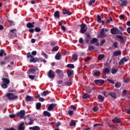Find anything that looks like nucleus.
Listing matches in <instances>:
<instances>
[{"label": "nucleus", "mask_w": 130, "mask_h": 130, "mask_svg": "<svg viewBox=\"0 0 130 130\" xmlns=\"http://www.w3.org/2000/svg\"><path fill=\"white\" fill-rule=\"evenodd\" d=\"M95 2H96V0H90V1L88 3V5L89 6H92L93 4H95Z\"/></svg>", "instance_id": "48"}, {"label": "nucleus", "mask_w": 130, "mask_h": 130, "mask_svg": "<svg viewBox=\"0 0 130 130\" xmlns=\"http://www.w3.org/2000/svg\"><path fill=\"white\" fill-rule=\"evenodd\" d=\"M108 95L109 96H111L112 98H113V99H116V93L114 92H110L108 93Z\"/></svg>", "instance_id": "18"}, {"label": "nucleus", "mask_w": 130, "mask_h": 130, "mask_svg": "<svg viewBox=\"0 0 130 130\" xmlns=\"http://www.w3.org/2000/svg\"><path fill=\"white\" fill-rule=\"evenodd\" d=\"M108 82H109V83H110V84H112V85H114V84H115V82H114L113 81V80H112L111 79H108Z\"/></svg>", "instance_id": "55"}, {"label": "nucleus", "mask_w": 130, "mask_h": 130, "mask_svg": "<svg viewBox=\"0 0 130 130\" xmlns=\"http://www.w3.org/2000/svg\"><path fill=\"white\" fill-rule=\"evenodd\" d=\"M100 75H101V72H95L93 74V76H94V77H99Z\"/></svg>", "instance_id": "43"}, {"label": "nucleus", "mask_w": 130, "mask_h": 130, "mask_svg": "<svg viewBox=\"0 0 130 130\" xmlns=\"http://www.w3.org/2000/svg\"><path fill=\"white\" fill-rule=\"evenodd\" d=\"M98 109H99L98 107L97 106L93 107V111H94V112H96L98 110Z\"/></svg>", "instance_id": "62"}, {"label": "nucleus", "mask_w": 130, "mask_h": 130, "mask_svg": "<svg viewBox=\"0 0 130 130\" xmlns=\"http://www.w3.org/2000/svg\"><path fill=\"white\" fill-rule=\"evenodd\" d=\"M98 42V39L94 38L90 42V44H94V43H97Z\"/></svg>", "instance_id": "30"}, {"label": "nucleus", "mask_w": 130, "mask_h": 130, "mask_svg": "<svg viewBox=\"0 0 130 130\" xmlns=\"http://www.w3.org/2000/svg\"><path fill=\"white\" fill-rule=\"evenodd\" d=\"M106 35H105L104 28H102L100 32V38H103V37H106Z\"/></svg>", "instance_id": "15"}, {"label": "nucleus", "mask_w": 130, "mask_h": 130, "mask_svg": "<svg viewBox=\"0 0 130 130\" xmlns=\"http://www.w3.org/2000/svg\"><path fill=\"white\" fill-rule=\"evenodd\" d=\"M54 16L55 18H57V19H59V18H60V16L59 15V11L55 12Z\"/></svg>", "instance_id": "31"}, {"label": "nucleus", "mask_w": 130, "mask_h": 130, "mask_svg": "<svg viewBox=\"0 0 130 130\" xmlns=\"http://www.w3.org/2000/svg\"><path fill=\"white\" fill-rule=\"evenodd\" d=\"M107 124L108 125V126H109V127H112V128H114V129H117V127H116V126L114 125H112L111 124H110L109 122H107Z\"/></svg>", "instance_id": "36"}, {"label": "nucleus", "mask_w": 130, "mask_h": 130, "mask_svg": "<svg viewBox=\"0 0 130 130\" xmlns=\"http://www.w3.org/2000/svg\"><path fill=\"white\" fill-rule=\"evenodd\" d=\"M126 94H127V90L126 89L123 90L122 92V95H123V96H125Z\"/></svg>", "instance_id": "59"}, {"label": "nucleus", "mask_w": 130, "mask_h": 130, "mask_svg": "<svg viewBox=\"0 0 130 130\" xmlns=\"http://www.w3.org/2000/svg\"><path fill=\"white\" fill-rule=\"evenodd\" d=\"M72 84H73V83L71 81H67V82H65L66 86H67L68 87H69L70 86H72Z\"/></svg>", "instance_id": "40"}, {"label": "nucleus", "mask_w": 130, "mask_h": 130, "mask_svg": "<svg viewBox=\"0 0 130 130\" xmlns=\"http://www.w3.org/2000/svg\"><path fill=\"white\" fill-rule=\"evenodd\" d=\"M57 50H58V47L55 46L53 47L52 51L53 52V51H57Z\"/></svg>", "instance_id": "53"}, {"label": "nucleus", "mask_w": 130, "mask_h": 130, "mask_svg": "<svg viewBox=\"0 0 130 130\" xmlns=\"http://www.w3.org/2000/svg\"><path fill=\"white\" fill-rule=\"evenodd\" d=\"M70 107H71V109L74 110V111H76L77 110V108H76V107L74 105H71Z\"/></svg>", "instance_id": "60"}, {"label": "nucleus", "mask_w": 130, "mask_h": 130, "mask_svg": "<svg viewBox=\"0 0 130 130\" xmlns=\"http://www.w3.org/2000/svg\"><path fill=\"white\" fill-rule=\"evenodd\" d=\"M48 76L49 79H54L55 77V72L51 70H50L48 72Z\"/></svg>", "instance_id": "6"}, {"label": "nucleus", "mask_w": 130, "mask_h": 130, "mask_svg": "<svg viewBox=\"0 0 130 130\" xmlns=\"http://www.w3.org/2000/svg\"><path fill=\"white\" fill-rule=\"evenodd\" d=\"M116 37L119 39L120 42H121V43H122V44H125V42H126V40H125V37H123L122 36L119 35L116 36Z\"/></svg>", "instance_id": "7"}, {"label": "nucleus", "mask_w": 130, "mask_h": 130, "mask_svg": "<svg viewBox=\"0 0 130 130\" xmlns=\"http://www.w3.org/2000/svg\"><path fill=\"white\" fill-rule=\"evenodd\" d=\"M35 24V22H32V23L28 22L26 24V27L27 28H29V29H31V28H34Z\"/></svg>", "instance_id": "19"}, {"label": "nucleus", "mask_w": 130, "mask_h": 130, "mask_svg": "<svg viewBox=\"0 0 130 130\" xmlns=\"http://www.w3.org/2000/svg\"><path fill=\"white\" fill-rule=\"evenodd\" d=\"M62 13L64 15H68V16H71V15H72V12H69V11L66 9L63 10Z\"/></svg>", "instance_id": "24"}, {"label": "nucleus", "mask_w": 130, "mask_h": 130, "mask_svg": "<svg viewBox=\"0 0 130 130\" xmlns=\"http://www.w3.org/2000/svg\"><path fill=\"white\" fill-rule=\"evenodd\" d=\"M35 31L36 32H40V31H41V28H40V27H35Z\"/></svg>", "instance_id": "49"}, {"label": "nucleus", "mask_w": 130, "mask_h": 130, "mask_svg": "<svg viewBox=\"0 0 130 130\" xmlns=\"http://www.w3.org/2000/svg\"><path fill=\"white\" fill-rule=\"evenodd\" d=\"M117 71H118V69H112L111 73L113 75H114V74H116V73H117Z\"/></svg>", "instance_id": "45"}, {"label": "nucleus", "mask_w": 130, "mask_h": 130, "mask_svg": "<svg viewBox=\"0 0 130 130\" xmlns=\"http://www.w3.org/2000/svg\"><path fill=\"white\" fill-rule=\"evenodd\" d=\"M103 126V124H100V123H96V124H94L93 125V127H95L96 126Z\"/></svg>", "instance_id": "57"}, {"label": "nucleus", "mask_w": 130, "mask_h": 130, "mask_svg": "<svg viewBox=\"0 0 130 130\" xmlns=\"http://www.w3.org/2000/svg\"><path fill=\"white\" fill-rule=\"evenodd\" d=\"M120 2H121L120 6V7H121V8H123L124 7H126V6H127V1L124 0H120Z\"/></svg>", "instance_id": "16"}, {"label": "nucleus", "mask_w": 130, "mask_h": 130, "mask_svg": "<svg viewBox=\"0 0 130 130\" xmlns=\"http://www.w3.org/2000/svg\"><path fill=\"white\" fill-rule=\"evenodd\" d=\"M103 72L104 73H105V74H107L108 75L110 74V69H108V68H105L104 69H103Z\"/></svg>", "instance_id": "32"}, {"label": "nucleus", "mask_w": 130, "mask_h": 130, "mask_svg": "<svg viewBox=\"0 0 130 130\" xmlns=\"http://www.w3.org/2000/svg\"><path fill=\"white\" fill-rule=\"evenodd\" d=\"M98 98V100H100L101 102H103V101H104V99H105L104 96L100 94L99 95Z\"/></svg>", "instance_id": "34"}, {"label": "nucleus", "mask_w": 130, "mask_h": 130, "mask_svg": "<svg viewBox=\"0 0 130 130\" xmlns=\"http://www.w3.org/2000/svg\"><path fill=\"white\" fill-rule=\"evenodd\" d=\"M56 74H58V75L59 76V77H62V78H63V72L62 70L60 69H57L56 70Z\"/></svg>", "instance_id": "12"}, {"label": "nucleus", "mask_w": 130, "mask_h": 130, "mask_svg": "<svg viewBox=\"0 0 130 130\" xmlns=\"http://www.w3.org/2000/svg\"><path fill=\"white\" fill-rule=\"evenodd\" d=\"M89 60H91V58L90 57H87L84 59V61H85V62H88L89 61Z\"/></svg>", "instance_id": "58"}, {"label": "nucleus", "mask_w": 130, "mask_h": 130, "mask_svg": "<svg viewBox=\"0 0 130 130\" xmlns=\"http://www.w3.org/2000/svg\"><path fill=\"white\" fill-rule=\"evenodd\" d=\"M10 33H12L14 37L15 36H17V29L14 28V29H11L10 30Z\"/></svg>", "instance_id": "26"}, {"label": "nucleus", "mask_w": 130, "mask_h": 130, "mask_svg": "<svg viewBox=\"0 0 130 130\" xmlns=\"http://www.w3.org/2000/svg\"><path fill=\"white\" fill-rule=\"evenodd\" d=\"M70 125V126H75V125H76V122H75L74 121H71Z\"/></svg>", "instance_id": "52"}, {"label": "nucleus", "mask_w": 130, "mask_h": 130, "mask_svg": "<svg viewBox=\"0 0 130 130\" xmlns=\"http://www.w3.org/2000/svg\"><path fill=\"white\" fill-rule=\"evenodd\" d=\"M113 46L115 48H117L118 47V43L116 41H115L114 43H113Z\"/></svg>", "instance_id": "41"}, {"label": "nucleus", "mask_w": 130, "mask_h": 130, "mask_svg": "<svg viewBox=\"0 0 130 130\" xmlns=\"http://www.w3.org/2000/svg\"><path fill=\"white\" fill-rule=\"evenodd\" d=\"M56 106H57V104H51L47 108V110L48 111H52V110H53V109H54Z\"/></svg>", "instance_id": "8"}, {"label": "nucleus", "mask_w": 130, "mask_h": 130, "mask_svg": "<svg viewBox=\"0 0 130 130\" xmlns=\"http://www.w3.org/2000/svg\"><path fill=\"white\" fill-rule=\"evenodd\" d=\"M43 115L44 116H48V117H50V116H51V114H50L48 111H44L43 112Z\"/></svg>", "instance_id": "25"}, {"label": "nucleus", "mask_w": 130, "mask_h": 130, "mask_svg": "<svg viewBox=\"0 0 130 130\" xmlns=\"http://www.w3.org/2000/svg\"><path fill=\"white\" fill-rule=\"evenodd\" d=\"M29 129L30 130H40V127L39 126H34L33 127H29Z\"/></svg>", "instance_id": "28"}, {"label": "nucleus", "mask_w": 130, "mask_h": 130, "mask_svg": "<svg viewBox=\"0 0 130 130\" xmlns=\"http://www.w3.org/2000/svg\"><path fill=\"white\" fill-rule=\"evenodd\" d=\"M72 59L74 61H77L78 60V55L74 54L72 55Z\"/></svg>", "instance_id": "35"}, {"label": "nucleus", "mask_w": 130, "mask_h": 130, "mask_svg": "<svg viewBox=\"0 0 130 130\" xmlns=\"http://www.w3.org/2000/svg\"><path fill=\"white\" fill-rule=\"evenodd\" d=\"M127 61V59L126 57H123L119 62V66H121L124 63V62Z\"/></svg>", "instance_id": "20"}, {"label": "nucleus", "mask_w": 130, "mask_h": 130, "mask_svg": "<svg viewBox=\"0 0 130 130\" xmlns=\"http://www.w3.org/2000/svg\"><path fill=\"white\" fill-rule=\"evenodd\" d=\"M67 68H70L71 69H75V65L74 64L69 63L67 65Z\"/></svg>", "instance_id": "42"}, {"label": "nucleus", "mask_w": 130, "mask_h": 130, "mask_svg": "<svg viewBox=\"0 0 130 130\" xmlns=\"http://www.w3.org/2000/svg\"><path fill=\"white\" fill-rule=\"evenodd\" d=\"M36 108L37 110H39L41 108V103H37L36 104Z\"/></svg>", "instance_id": "33"}, {"label": "nucleus", "mask_w": 130, "mask_h": 130, "mask_svg": "<svg viewBox=\"0 0 130 130\" xmlns=\"http://www.w3.org/2000/svg\"><path fill=\"white\" fill-rule=\"evenodd\" d=\"M35 76H33V75H29L28 76V78L29 79H30V80H34V79H35Z\"/></svg>", "instance_id": "61"}, {"label": "nucleus", "mask_w": 130, "mask_h": 130, "mask_svg": "<svg viewBox=\"0 0 130 130\" xmlns=\"http://www.w3.org/2000/svg\"><path fill=\"white\" fill-rule=\"evenodd\" d=\"M28 72L31 73V74H35V77H38V75H39V70L37 68L29 69Z\"/></svg>", "instance_id": "2"}, {"label": "nucleus", "mask_w": 130, "mask_h": 130, "mask_svg": "<svg viewBox=\"0 0 130 130\" xmlns=\"http://www.w3.org/2000/svg\"><path fill=\"white\" fill-rule=\"evenodd\" d=\"M80 28V32L82 34L86 33L88 29V28H87V25L85 23H82V24H81Z\"/></svg>", "instance_id": "4"}, {"label": "nucleus", "mask_w": 130, "mask_h": 130, "mask_svg": "<svg viewBox=\"0 0 130 130\" xmlns=\"http://www.w3.org/2000/svg\"><path fill=\"white\" fill-rule=\"evenodd\" d=\"M112 122L113 123H122V121L120 120V119L117 118V117H115L112 120Z\"/></svg>", "instance_id": "13"}, {"label": "nucleus", "mask_w": 130, "mask_h": 130, "mask_svg": "<svg viewBox=\"0 0 130 130\" xmlns=\"http://www.w3.org/2000/svg\"><path fill=\"white\" fill-rule=\"evenodd\" d=\"M68 114L70 116H72V115H73V114H74V111H72V110H69L68 111Z\"/></svg>", "instance_id": "56"}, {"label": "nucleus", "mask_w": 130, "mask_h": 130, "mask_svg": "<svg viewBox=\"0 0 130 130\" xmlns=\"http://www.w3.org/2000/svg\"><path fill=\"white\" fill-rule=\"evenodd\" d=\"M7 97H8L9 100H15L18 99V95H15V94L13 93H8L7 94Z\"/></svg>", "instance_id": "3"}, {"label": "nucleus", "mask_w": 130, "mask_h": 130, "mask_svg": "<svg viewBox=\"0 0 130 130\" xmlns=\"http://www.w3.org/2000/svg\"><path fill=\"white\" fill-rule=\"evenodd\" d=\"M115 88H120L121 87V83L119 82H117L115 84Z\"/></svg>", "instance_id": "38"}, {"label": "nucleus", "mask_w": 130, "mask_h": 130, "mask_svg": "<svg viewBox=\"0 0 130 130\" xmlns=\"http://www.w3.org/2000/svg\"><path fill=\"white\" fill-rule=\"evenodd\" d=\"M49 94V92H48V91H44L42 93V96H47V95H48Z\"/></svg>", "instance_id": "44"}, {"label": "nucleus", "mask_w": 130, "mask_h": 130, "mask_svg": "<svg viewBox=\"0 0 130 130\" xmlns=\"http://www.w3.org/2000/svg\"><path fill=\"white\" fill-rule=\"evenodd\" d=\"M27 57L28 58H33V57H34V56H32V55H31V53L28 52L27 54Z\"/></svg>", "instance_id": "47"}, {"label": "nucleus", "mask_w": 130, "mask_h": 130, "mask_svg": "<svg viewBox=\"0 0 130 130\" xmlns=\"http://www.w3.org/2000/svg\"><path fill=\"white\" fill-rule=\"evenodd\" d=\"M95 49V47H94V46L93 45H90L88 47V50H89V51H91V50H93Z\"/></svg>", "instance_id": "46"}, {"label": "nucleus", "mask_w": 130, "mask_h": 130, "mask_svg": "<svg viewBox=\"0 0 130 130\" xmlns=\"http://www.w3.org/2000/svg\"><path fill=\"white\" fill-rule=\"evenodd\" d=\"M28 120H29V122H28V125H31V124H33V123L34 122V120L29 118H28Z\"/></svg>", "instance_id": "39"}, {"label": "nucleus", "mask_w": 130, "mask_h": 130, "mask_svg": "<svg viewBox=\"0 0 130 130\" xmlns=\"http://www.w3.org/2000/svg\"><path fill=\"white\" fill-rule=\"evenodd\" d=\"M25 112L24 110H21L20 112H18L16 113L17 117H20L21 119L25 117Z\"/></svg>", "instance_id": "5"}, {"label": "nucleus", "mask_w": 130, "mask_h": 130, "mask_svg": "<svg viewBox=\"0 0 130 130\" xmlns=\"http://www.w3.org/2000/svg\"><path fill=\"white\" fill-rule=\"evenodd\" d=\"M120 32V31L119 30V29H118V28H112L111 29V34H119V33Z\"/></svg>", "instance_id": "9"}, {"label": "nucleus", "mask_w": 130, "mask_h": 130, "mask_svg": "<svg viewBox=\"0 0 130 130\" xmlns=\"http://www.w3.org/2000/svg\"><path fill=\"white\" fill-rule=\"evenodd\" d=\"M104 57H105L104 54H100L98 57V60H102V59H103V58Z\"/></svg>", "instance_id": "37"}, {"label": "nucleus", "mask_w": 130, "mask_h": 130, "mask_svg": "<svg viewBox=\"0 0 130 130\" xmlns=\"http://www.w3.org/2000/svg\"><path fill=\"white\" fill-rule=\"evenodd\" d=\"M67 75H68V78H70V77H72V76H74V71L68 70Z\"/></svg>", "instance_id": "22"}, {"label": "nucleus", "mask_w": 130, "mask_h": 130, "mask_svg": "<svg viewBox=\"0 0 130 130\" xmlns=\"http://www.w3.org/2000/svg\"><path fill=\"white\" fill-rule=\"evenodd\" d=\"M79 42L81 44H83V43H84V40H83V39L82 38H80L79 39Z\"/></svg>", "instance_id": "63"}, {"label": "nucleus", "mask_w": 130, "mask_h": 130, "mask_svg": "<svg viewBox=\"0 0 130 130\" xmlns=\"http://www.w3.org/2000/svg\"><path fill=\"white\" fill-rule=\"evenodd\" d=\"M85 36H86L85 42L87 44H89V42L90 40H91V35H90V34L86 33Z\"/></svg>", "instance_id": "11"}, {"label": "nucleus", "mask_w": 130, "mask_h": 130, "mask_svg": "<svg viewBox=\"0 0 130 130\" xmlns=\"http://www.w3.org/2000/svg\"><path fill=\"white\" fill-rule=\"evenodd\" d=\"M4 53H5V50H0V56H4Z\"/></svg>", "instance_id": "54"}, {"label": "nucleus", "mask_w": 130, "mask_h": 130, "mask_svg": "<svg viewBox=\"0 0 130 130\" xmlns=\"http://www.w3.org/2000/svg\"><path fill=\"white\" fill-rule=\"evenodd\" d=\"M2 80L3 81V83L1 85V87L3 89H7V88H8V85L10 84V79L3 78Z\"/></svg>", "instance_id": "1"}, {"label": "nucleus", "mask_w": 130, "mask_h": 130, "mask_svg": "<svg viewBox=\"0 0 130 130\" xmlns=\"http://www.w3.org/2000/svg\"><path fill=\"white\" fill-rule=\"evenodd\" d=\"M39 60H41V58H38L37 57H36V58L32 57L29 59L30 62H34V63L37 62V61H39Z\"/></svg>", "instance_id": "17"}, {"label": "nucleus", "mask_w": 130, "mask_h": 130, "mask_svg": "<svg viewBox=\"0 0 130 130\" xmlns=\"http://www.w3.org/2000/svg\"><path fill=\"white\" fill-rule=\"evenodd\" d=\"M97 18L98 23H101V21H102V19H101V16H100V15H98Z\"/></svg>", "instance_id": "51"}, {"label": "nucleus", "mask_w": 130, "mask_h": 130, "mask_svg": "<svg viewBox=\"0 0 130 130\" xmlns=\"http://www.w3.org/2000/svg\"><path fill=\"white\" fill-rule=\"evenodd\" d=\"M119 55H121V51L120 50L115 51L113 53V56H118Z\"/></svg>", "instance_id": "23"}, {"label": "nucleus", "mask_w": 130, "mask_h": 130, "mask_svg": "<svg viewBox=\"0 0 130 130\" xmlns=\"http://www.w3.org/2000/svg\"><path fill=\"white\" fill-rule=\"evenodd\" d=\"M18 130H25V123L24 122L19 124Z\"/></svg>", "instance_id": "21"}, {"label": "nucleus", "mask_w": 130, "mask_h": 130, "mask_svg": "<svg viewBox=\"0 0 130 130\" xmlns=\"http://www.w3.org/2000/svg\"><path fill=\"white\" fill-rule=\"evenodd\" d=\"M8 23L11 25V26H13V25H15L14 24V21L13 20H8Z\"/></svg>", "instance_id": "64"}, {"label": "nucleus", "mask_w": 130, "mask_h": 130, "mask_svg": "<svg viewBox=\"0 0 130 130\" xmlns=\"http://www.w3.org/2000/svg\"><path fill=\"white\" fill-rule=\"evenodd\" d=\"M55 58L56 60H59L61 58V55L59 53H57L55 56Z\"/></svg>", "instance_id": "29"}, {"label": "nucleus", "mask_w": 130, "mask_h": 130, "mask_svg": "<svg viewBox=\"0 0 130 130\" xmlns=\"http://www.w3.org/2000/svg\"><path fill=\"white\" fill-rule=\"evenodd\" d=\"M90 97H91V95H90V94H89L88 93H84L82 95L83 99H89V98H90Z\"/></svg>", "instance_id": "27"}, {"label": "nucleus", "mask_w": 130, "mask_h": 130, "mask_svg": "<svg viewBox=\"0 0 130 130\" xmlns=\"http://www.w3.org/2000/svg\"><path fill=\"white\" fill-rule=\"evenodd\" d=\"M25 101L27 102H31L32 101H34V98L33 96H31L30 95H26L25 98Z\"/></svg>", "instance_id": "14"}, {"label": "nucleus", "mask_w": 130, "mask_h": 130, "mask_svg": "<svg viewBox=\"0 0 130 130\" xmlns=\"http://www.w3.org/2000/svg\"><path fill=\"white\" fill-rule=\"evenodd\" d=\"M94 82L96 85H98L99 86H102L104 83V80H95L94 81Z\"/></svg>", "instance_id": "10"}, {"label": "nucleus", "mask_w": 130, "mask_h": 130, "mask_svg": "<svg viewBox=\"0 0 130 130\" xmlns=\"http://www.w3.org/2000/svg\"><path fill=\"white\" fill-rule=\"evenodd\" d=\"M42 55H43L44 56L45 58H48V56L47 55V54L45 53L44 52H42Z\"/></svg>", "instance_id": "50"}]
</instances>
